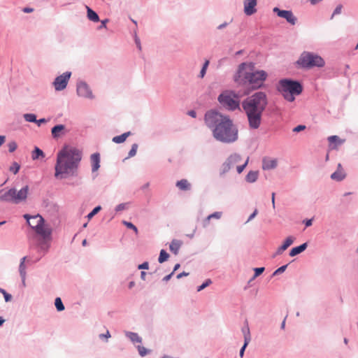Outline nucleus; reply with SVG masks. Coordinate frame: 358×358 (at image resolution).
Instances as JSON below:
<instances>
[{"label": "nucleus", "mask_w": 358, "mask_h": 358, "mask_svg": "<svg viewBox=\"0 0 358 358\" xmlns=\"http://www.w3.org/2000/svg\"><path fill=\"white\" fill-rule=\"evenodd\" d=\"M204 121L217 141L232 143L238 140V128L229 116L211 110L205 114Z\"/></svg>", "instance_id": "obj_1"}, {"label": "nucleus", "mask_w": 358, "mask_h": 358, "mask_svg": "<svg viewBox=\"0 0 358 358\" xmlns=\"http://www.w3.org/2000/svg\"><path fill=\"white\" fill-rule=\"evenodd\" d=\"M267 105L266 96L259 92L248 97L243 103L251 129H258L261 124L262 115Z\"/></svg>", "instance_id": "obj_2"}, {"label": "nucleus", "mask_w": 358, "mask_h": 358, "mask_svg": "<svg viewBox=\"0 0 358 358\" xmlns=\"http://www.w3.org/2000/svg\"><path fill=\"white\" fill-rule=\"evenodd\" d=\"M81 160L80 152L73 148H64L57 155L55 166V176L64 178L65 175L73 172Z\"/></svg>", "instance_id": "obj_3"}, {"label": "nucleus", "mask_w": 358, "mask_h": 358, "mask_svg": "<svg viewBox=\"0 0 358 358\" xmlns=\"http://www.w3.org/2000/svg\"><path fill=\"white\" fill-rule=\"evenodd\" d=\"M267 73L264 71H254V64L252 63H242L238 70V78L245 79L252 86V89L261 87L266 79Z\"/></svg>", "instance_id": "obj_4"}, {"label": "nucleus", "mask_w": 358, "mask_h": 358, "mask_svg": "<svg viewBox=\"0 0 358 358\" xmlns=\"http://www.w3.org/2000/svg\"><path fill=\"white\" fill-rule=\"evenodd\" d=\"M278 90L286 100L293 101L294 96L301 93L302 86L296 81L285 79L280 81Z\"/></svg>", "instance_id": "obj_5"}, {"label": "nucleus", "mask_w": 358, "mask_h": 358, "mask_svg": "<svg viewBox=\"0 0 358 358\" xmlns=\"http://www.w3.org/2000/svg\"><path fill=\"white\" fill-rule=\"evenodd\" d=\"M24 217L27 220L28 224L34 229L35 232L43 239L49 238L51 234L50 228L45 224L44 220L40 215L29 216L26 214Z\"/></svg>", "instance_id": "obj_6"}, {"label": "nucleus", "mask_w": 358, "mask_h": 358, "mask_svg": "<svg viewBox=\"0 0 358 358\" xmlns=\"http://www.w3.org/2000/svg\"><path fill=\"white\" fill-rule=\"evenodd\" d=\"M296 63L303 69L320 68L325 64L324 60L320 56L310 52H302Z\"/></svg>", "instance_id": "obj_7"}, {"label": "nucleus", "mask_w": 358, "mask_h": 358, "mask_svg": "<svg viewBox=\"0 0 358 358\" xmlns=\"http://www.w3.org/2000/svg\"><path fill=\"white\" fill-rule=\"evenodd\" d=\"M29 191V187L28 185H25L20 190L11 188L0 195V201L16 204L19 203L27 199Z\"/></svg>", "instance_id": "obj_8"}, {"label": "nucleus", "mask_w": 358, "mask_h": 358, "mask_svg": "<svg viewBox=\"0 0 358 358\" xmlns=\"http://www.w3.org/2000/svg\"><path fill=\"white\" fill-rule=\"evenodd\" d=\"M220 104L229 110L239 108L240 100L238 95L231 91H225L218 96Z\"/></svg>", "instance_id": "obj_9"}, {"label": "nucleus", "mask_w": 358, "mask_h": 358, "mask_svg": "<svg viewBox=\"0 0 358 358\" xmlns=\"http://www.w3.org/2000/svg\"><path fill=\"white\" fill-rule=\"evenodd\" d=\"M71 75V72H65L63 74L57 76L53 83L55 89L57 91L64 90L68 84Z\"/></svg>", "instance_id": "obj_10"}, {"label": "nucleus", "mask_w": 358, "mask_h": 358, "mask_svg": "<svg viewBox=\"0 0 358 358\" xmlns=\"http://www.w3.org/2000/svg\"><path fill=\"white\" fill-rule=\"evenodd\" d=\"M241 160V157L238 154L231 155L222 166V173H225L236 165Z\"/></svg>", "instance_id": "obj_11"}, {"label": "nucleus", "mask_w": 358, "mask_h": 358, "mask_svg": "<svg viewBox=\"0 0 358 358\" xmlns=\"http://www.w3.org/2000/svg\"><path fill=\"white\" fill-rule=\"evenodd\" d=\"M273 11L276 13L279 17L286 19L287 21L292 25L296 24V18L292 11L280 10L278 8H274Z\"/></svg>", "instance_id": "obj_12"}, {"label": "nucleus", "mask_w": 358, "mask_h": 358, "mask_svg": "<svg viewBox=\"0 0 358 358\" xmlns=\"http://www.w3.org/2000/svg\"><path fill=\"white\" fill-rule=\"evenodd\" d=\"M77 93L80 96L92 98V92L88 85L85 83H80L77 87Z\"/></svg>", "instance_id": "obj_13"}, {"label": "nucleus", "mask_w": 358, "mask_h": 358, "mask_svg": "<svg viewBox=\"0 0 358 358\" xmlns=\"http://www.w3.org/2000/svg\"><path fill=\"white\" fill-rule=\"evenodd\" d=\"M257 0H245L244 12L247 15H252L257 12Z\"/></svg>", "instance_id": "obj_14"}, {"label": "nucleus", "mask_w": 358, "mask_h": 358, "mask_svg": "<svg viewBox=\"0 0 358 358\" xmlns=\"http://www.w3.org/2000/svg\"><path fill=\"white\" fill-rule=\"evenodd\" d=\"M294 239L295 238L292 236L287 237L282 245L276 250L274 257L281 255L285 250H286L294 243Z\"/></svg>", "instance_id": "obj_15"}, {"label": "nucleus", "mask_w": 358, "mask_h": 358, "mask_svg": "<svg viewBox=\"0 0 358 358\" xmlns=\"http://www.w3.org/2000/svg\"><path fill=\"white\" fill-rule=\"evenodd\" d=\"M278 161L275 159L264 157L262 161V169L264 170H270L277 166Z\"/></svg>", "instance_id": "obj_16"}, {"label": "nucleus", "mask_w": 358, "mask_h": 358, "mask_svg": "<svg viewBox=\"0 0 358 358\" xmlns=\"http://www.w3.org/2000/svg\"><path fill=\"white\" fill-rule=\"evenodd\" d=\"M92 164V170L93 172L96 171L100 167V155L99 153H94L90 157Z\"/></svg>", "instance_id": "obj_17"}, {"label": "nucleus", "mask_w": 358, "mask_h": 358, "mask_svg": "<svg viewBox=\"0 0 358 358\" xmlns=\"http://www.w3.org/2000/svg\"><path fill=\"white\" fill-rule=\"evenodd\" d=\"M222 213L221 212H215L213 214L209 215L206 219L202 221V226L204 228H207L209 226L210 220L211 219L220 220L222 217Z\"/></svg>", "instance_id": "obj_18"}, {"label": "nucleus", "mask_w": 358, "mask_h": 358, "mask_svg": "<svg viewBox=\"0 0 358 358\" xmlns=\"http://www.w3.org/2000/svg\"><path fill=\"white\" fill-rule=\"evenodd\" d=\"M345 178V174L341 169V164H338V169L331 175V178L336 181H341Z\"/></svg>", "instance_id": "obj_19"}, {"label": "nucleus", "mask_w": 358, "mask_h": 358, "mask_svg": "<svg viewBox=\"0 0 358 358\" xmlns=\"http://www.w3.org/2000/svg\"><path fill=\"white\" fill-rule=\"evenodd\" d=\"M182 244V242L181 241L176 239L173 240L169 246L170 250L175 255H177Z\"/></svg>", "instance_id": "obj_20"}, {"label": "nucleus", "mask_w": 358, "mask_h": 358, "mask_svg": "<svg viewBox=\"0 0 358 358\" xmlns=\"http://www.w3.org/2000/svg\"><path fill=\"white\" fill-rule=\"evenodd\" d=\"M307 246H308L307 243H305L299 246L293 248L289 252V255L291 257H294V256H296V255L300 254L301 252H303L306 249Z\"/></svg>", "instance_id": "obj_21"}, {"label": "nucleus", "mask_w": 358, "mask_h": 358, "mask_svg": "<svg viewBox=\"0 0 358 358\" xmlns=\"http://www.w3.org/2000/svg\"><path fill=\"white\" fill-rule=\"evenodd\" d=\"M25 260H26V257H22L21 259L20 266H19V272H20V274L22 279L23 282H24L25 278H26Z\"/></svg>", "instance_id": "obj_22"}, {"label": "nucleus", "mask_w": 358, "mask_h": 358, "mask_svg": "<svg viewBox=\"0 0 358 358\" xmlns=\"http://www.w3.org/2000/svg\"><path fill=\"white\" fill-rule=\"evenodd\" d=\"M176 187L180 190L186 191L190 189L191 185L187 180L182 179L176 182Z\"/></svg>", "instance_id": "obj_23"}, {"label": "nucleus", "mask_w": 358, "mask_h": 358, "mask_svg": "<svg viewBox=\"0 0 358 358\" xmlns=\"http://www.w3.org/2000/svg\"><path fill=\"white\" fill-rule=\"evenodd\" d=\"M64 129V126L62 124H58L55 126L52 129V135L54 138H58L60 136V133Z\"/></svg>", "instance_id": "obj_24"}, {"label": "nucleus", "mask_w": 358, "mask_h": 358, "mask_svg": "<svg viewBox=\"0 0 358 358\" xmlns=\"http://www.w3.org/2000/svg\"><path fill=\"white\" fill-rule=\"evenodd\" d=\"M87 11V17L93 22H98L99 20V15L92 10L90 7L86 6Z\"/></svg>", "instance_id": "obj_25"}, {"label": "nucleus", "mask_w": 358, "mask_h": 358, "mask_svg": "<svg viewBox=\"0 0 358 358\" xmlns=\"http://www.w3.org/2000/svg\"><path fill=\"white\" fill-rule=\"evenodd\" d=\"M131 134V133L129 131V132H126V133H124L122 134V135H120V136H115L113 137V141L115 143H123L126 141L127 138Z\"/></svg>", "instance_id": "obj_26"}, {"label": "nucleus", "mask_w": 358, "mask_h": 358, "mask_svg": "<svg viewBox=\"0 0 358 358\" xmlns=\"http://www.w3.org/2000/svg\"><path fill=\"white\" fill-rule=\"evenodd\" d=\"M258 178L257 171H250L246 176V180L249 182H254Z\"/></svg>", "instance_id": "obj_27"}, {"label": "nucleus", "mask_w": 358, "mask_h": 358, "mask_svg": "<svg viewBox=\"0 0 358 358\" xmlns=\"http://www.w3.org/2000/svg\"><path fill=\"white\" fill-rule=\"evenodd\" d=\"M127 336L134 343H141L142 341L141 338L136 333L129 332L127 334Z\"/></svg>", "instance_id": "obj_28"}, {"label": "nucleus", "mask_w": 358, "mask_h": 358, "mask_svg": "<svg viewBox=\"0 0 358 358\" xmlns=\"http://www.w3.org/2000/svg\"><path fill=\"white\" fill-rule=\"evenodd\" d=\"M40 157H44L43 152L41 149H39L38 148L36 147V148H35L34 150L32 152V159H37Z\"/></svg>", "instance_id": "obj_29"}, {"label": "nucleus", "mask_w": 358, "mask_h": 358, "mask_svg": "<svg viewBox=\"0 0 358 358\" xmlns=\"http://www.w3.org/2000/svg\"><path fill=\"white\" fill-rule=\"evenodd\" d=\"M328 141L331 143H336L338 145H341L345 142V140H341L337 136H331L328 138Z\"/></svg>", "instance_id": "obj_30"}, {"label": "nucleus", "mask_w": 358, "mask_h": 358, "mask_svg": "<svg viewBox=\"0 0 358 358\" xmlns=\"http://www.w3.org/2000/svg\"><path fill=\"white\" fill-rule=\"evenodd\" d=\"M169 257V255L164 250H162L160 251L158 261L159 263H163L165 261H166Z\"/></svg>", "instance_id": "obj_31"}, {"label": "nucleus", "mask_w": 358, "mask_h": 358, "mask_svg": "<svg viewBox=\"0 0 358 358\" xmlns=\"http://www.w3.org/2000/svg\"><path fill=\"white\" fill-rule=\"evenodd\" d=\"M55 305L58 311H62L64 310V306L59 297L55 299Z\"/></svg>", "instance_id": "obj_32"}, {"label": "nucleus", "mask_w": 358, "mask_h": 358, "mask_svg": "<svg viewBox=\"0 0 358 358\" xmlns=\"http://www.w3.org/2000/svg\"><path fill=\"white\" fill-rule=\"evenodd\" d=\"M24 117L26 121L29 122H36V117L34 114L31 113H27L24 115Z\"/></svg>", "instance_id": "obj_33"}, {"label": "nucleus", "mask_w": 358, "mask_h": 358, "mask_svg": "<svg viewBox=\"0 0 358 358\" xmlns=\"http://www.w3.org/2000/svg\"><path fill=\"white\" fill-rule=\"evenodd\" d=\"M122 223L127 228L134 230V231L135 232L136 234H138V229L131 222H127V221H123Z\"/></svg>", "instance_id": "obj_34"}, {"label": "nucleus", "mask_w": 358, "mask_h": 358, "mask_svg": "<svg viewBox=\"0 0 358 358\" xmlns=\"http://www.w3.org/2000/svg\"><path fill=\"white\" fill-rule=\"evenodd\" d=\"M101 209V207L100 206H96V208H94L92 212H90L88 215H87V218L89 220H90L91 218H92L96 213H98Z\"/></svg>", "instance_id": "obj_35"}, {"label": "nucleus", "mask_w": 358, "mask_h": 358, "mask_svg": "<svg viewBox=\"0 0 358 358\" xmlns=\"http://www.w3.org/2000/svg\"><path fill=\"white\" fill-rule=\"evenodd\" d=\"M249 341H250V337L245 335V343H244L243 346L242 347V348L240 350V356L241 357L243 356L245 349L246 346L248 345V344L249 343Z\"/></svg>", "instance_id": "obj_36"}, {"label": "nucleus", "mask_w": 358, "mask_h": 358, "mask_svg": "<svg viewBox=\"0 0 358 358\" xmlns=\"http://www.w3.org/2000/svg\"><path fill=\"white\" fill-rule=\"evenodd\" d=\"M0 293H1L2 295H3L5 301L6 302H8L11 300L12 296L10 294L7 293L6 290H4L3 289L0 288Z\"/></svg>", "instance_id": "obj_37"}, {"label": "nucleus", "mask_w": 358, "mask_h": 358, "mask_svg": "<svg viewBox=\"0 0 358 358\" xmlns=\"http://www.w3.org/2000/svg\"><path fill=\"white\" fill-rule=\"evenodd\" d=\"M20 170V165L17 162H13L12 166L10 167V171L14 174H16Z\"/></svg>", "instance_id": "obj_38"}, {"label": "nucleus", "mask_w": 358, "mask_h": 358, "mask_svg": "<svg viewBox=\"0 0 358 358\" xmlns=\"http://www.w3.org/2000/svg\"><path fill=\"white\" fill-rule=\"evenodd\" d=\"M137 148H138V145L136 143L133 144L131 146V149L130 150V151L129 152V157H134L136 154Z\"/></svg>", "instance_id": "obj_39"}, {"label": "nucleus", "mask_w": 358, "mask_h": 358, "mask_svg": "<svg viewBox=\"0 0 358 358\" xmlns=\"http://www.w3.org/2000/svg\"><path fill=\"white\" fill-rule=\"evenodd\" d=\"M212 283V281L210 279H208L205 282H203L201 285L198 287L197 292H200L202 289H205L206 287L210 285Z\"/></svg>", "instance_id": "obj_40"}, {"label": "nucleus", "mask_w": 358, "mask_h": 358, "mask_svg": "<svg viewBox=\"0 0 358 358\" xmlns=\"http://www.w3.org/2000/svg\"><path fill=\"white\" fill-rule=\"evenodd\" d=\"M8 147L9 152H13L16 150L17 144L15 141H11L8 143Z\"/></svg>", "instance_id": "obj_41"}, {"label": "nucleus", "mask_w": 358, "mask_h": 358, "mask_svg": "<svg viewBox=\"0 0 358 358\" xmlns=\"http://www.w3.org/2000/svg\"><path fill=\"white\" fill-rule=\"evenodd\" d=\"M128 205H129V203H120V204H119V205H117V206H116V208H115V210H116L117 212L124 210H125L126 208H127Z\"/></svg>", "instance_id": "obj_42"}, {"label": "nucleus", "mask_w": 358, "mask_h": 358, "mask_svg": "<svg viewBox=\"0 0 358 358\" xmlns=\"http://www.w3.org/2000/svg\"><path fill=\"white\" fill-rule=\"evenodd\" d=\"M248 158L246 159V161L245 162V163L242 165H238L236 166V170H237V172L238 173H241L243 172V171L244 170V169L245 168V166H247L248 164Z\"/></svg>", "instance_id": "obj_43"}, {"label": "nucleus", "mask_w": 358, "mask_h": 358, "mask_svg": "<svg viewBox=\"0 0 358 358\" xmlns=\"http://www.w3.org/2000/svg\"><path fill=\"white\" fill-rule=\"evenodd\" d=\"M138 350L141 356L143 357L147 355L148 350L143 346H138Z\"/></svg>", "instance_id": "obj_44"}, {"label": "nucleus", "mask_w": 358, "mask_h": 358, "mask_svg": "<svg viewBox=\"0 0 358 358\" xmlns=\"http://www.w3.org/2000/svg\"><path fill=\"white\" fill-rule=\"evenodd\" d=\"M208 64H209L208 61H206V62L204 63L202 69L200 71V75H201V78H203L204 76V75L206 73V69H207V67L208 66Z\"/></svg>", "instance_id": "obj_45"}, {"label": "nucleus", "mask_w": 358, "mask_h": 358, "mask_svg": "<svg viewBox=\"0 0 358 358\" xmlns=\"http://www.w3.org/2000/svg\"><path fill=\"white\" fill-rule=\"evenodd\" d=\"M264 271V267H260V268H255V275H254V278H256L257 276H259V275H261Z\"/></svg>", "instance_id": "obj_46"}, {"label": "nucleus", "mask_w": 358, "mask_h": 358, "mask_svg": "<svg viewBox=\"0 0 358 358\" xmlns=\"http://www.w3.org/2000/svg\"><path fill=\"white\" fill-rule=\"evenodd\" d=\"M341 10H342V6L338 5L334 10L331 18L332 19L334 15L340 14L341 13Z\"/></svg>", "instance_id": "obj_47"}, {"label": "nucleus", "mask_w": 358, "mask_h": 358, "mask_svg": "<svg viewBox=\"0 0 358 358\" xmlns=\"http://www.w3.org/2000/svg\"><path fill=\"white\" fill-rule=\"evenodd\" d=\"M306 129V127L304 125H298L297 127H294L293 129L294 132H299L301 131H303Z\"/></svg>", "instance_id": "obj_48"}, {"label": "nucleus", "mask_w": 358, "mask_h": 358, "mask_svg": "<svg viewBox=\"0 0 358 358\" xmlns=\"http://www.w3.org/2000/svg\"><path fill=\"white\" fill-rule=\"evenodd\" d=\"M287 265H285V266H282L281 267L278 268L275 272H274V274H277V273H282L285 271L286 268H287Z\"/></svg>", "instance_id": "obj_49"}, {"label": "nucleus", "mask_w": 358, "mask_h": 358, "mask_svg": "<svg viewBox=\"0 0 358 358\" xmlns=\"http://www.w3.org/2000/svg\"><path fill=\"white\" fill-rule=\"evenodd\" d=\"M139 269H148V263L144 262L138 266Z\"/></svg>", "instance_id": "obj_50"}, {"label": "nucleus", "mask_w": 358, "mask_h": 358, "mask_svg": "<svg viewBox=\"0 0 358 358\" xmlns=\"http://www.w3.org/2000/svg\"><path fill=\"white\" fill-rule=\"evenodd\" d=\"M22 11L25 13H32L34 11V8H29V7H26V8H24L22 9Z\"/></svg>", "instance_id": "obj_51"}, {"label": "nucleus", "mask_w": 358, "mask_h": 358, "mask_svg": "<svg viewBox=\"0 0 358 358\" xmlns=\"http://www.w3.org/2000/svg\"><path fill=\"white\" fill-rule=\"evenodd\" d=\"M257 213H258L257 210L255 209V211L253 212V213L252 215H250V216L249 217L248 222L252 220L257 215Z\"/></svg>", "instance_id": "obj_52"}, {"label": "nucleus", "mask_w": 358, "mask_h": 358, "mask_svg": "<svg viewBox=\"0 0 358 358\" xmlns=\"http://www.w3.org/2000/svg\"><path fill=\"white\" fill-rule=\"evenodd\" d=\"M189 275V273H186V272H182V273H179L178 275H177V278H181L182 277H184V276H187Z\"/></svg>", "instance_id": "obj_53"}, {"label": "nucleus", "mask_w": 358, "mask_h": 358, "mask_svg": "<svg viewBox=\"0 0 358 358\" xmlns=\"http://www.w3.org/2000/svg\"><path fill=\"white\" fill-rule=\"evenodd\" d=\"M188 115L189 116H191L192 117H196V113L194 110H189L188 112Z\"/></svg>", "instance_id": "obj_54"}, {"label": "nucleus", "mask_w": 358, "mask_h": 358, "mask_svg": "<svg viewBox=\"0 0 358 358\" xmlns=\"http://www.w3.org/2000/svg\"><path fill=\"white\" fill-rule=\"evenodd\" d=\"M100 337H101V338H103V337H104V338H110V334L109 331H106V333L105 334H101V335H100Z\"/></svg>", "instance_id": "obj_55"}, {"label": "nucleus", "mask_w": 358, "mask_h": 358, "mask_svg": "<svg viewBox=\"0 0 358 358\" xmlns=\"http://www.w3.org/2000/svg\"><path fill=\"white\" fill-rule=\"evenodd\" d=\"M47 122V121H46V120H45V119H44V118H43V119H40L39 120H36V122L37 123V124H38V126H40L41 123H44V122Z\"/></svg>", "instance_id": "obj_56"}, {"label": "nucleus", "mask_w": 358, "mask_h": 358, "mask_svg": "<svg viewBox=\"0 0 358 358\" xmlns=\"http://www.w3.org/2000/svg\"><path fill=\"white\" fill-rule=\"evenodd\" d=\"M275 194L274 192H273L271 194V201H272V204H273V208H275Z\"/></svg>", "instance_id": "obj_57"}, {"label": "nucleus", "mask_w": 358, "mask_h": 358, "mask_svg": "<svg viewBox=\"0 0 358 358\" xmlns=\"http://www.w3.org/2000/svg\"><path fill=\"white\" fill-rule=\"evenodd\" d=\"M173 274V272H172L171 273H170L169 275L165 276L164 278V281H168L169 280H170V278H171L172 275Z\"/></svg>", "instance_id": "obj_58"}, {"label": "nucleus", "mask_w": 358, "mask_h": 358, "mask_svg": "<svg viewBox=\"0 0 358 358\" xmlns=\"http://www.w3.org/2000/svg\"><path fill=\"white\" fill-rule=\"evenodd\" d=\"M306 227H310L312 224V220H308L305 222Z\"/></svg>", "instance_id": "obj_59"}, {"label": "nucleus", "mask_w": 358, "mask_h": 358, "mask_svg": "<svg viewBox=\"0 0 358 358\" xmlns=\"http://www.w3.org/2000/svg\"><path fill=\"white\" fill-rule=\"evenodd\" d=\"M4 141H5V136H0V146L4 143Z\"/></svg>", "instance_id": "obj_60"}, {"label": "nucleus", "mask_w": 358, "mask_h": 358, "mask_svg": "<svg viewBox=\"0 0 358 358\" xmlns=\"http://www.w3.org/2000/svg\"><path fill=\"white\" fill-rule=\"evenodd\" d=\"M145 275H146V273L145 271H142L141 273V277L143 280H145Z\"/></svg>", "instance_id": "obj_61"}, {"label": "nucleus", "mask_w": 358, "mask_h": 358, "mask_svg": "<svg viewBox=\"0 0 358 358\" xmlns=\"http://www.w3.org/2000/svg\"><path fill=\"white\" fill-rule=\"evenodd\" d=\"M322 0H310V3L312 4H316L318 2L321 1Z\"/></svg>", "instance_id": "obj_62"}, {"label": "nucleus", "mask_w": 358, "mask_h": 358, "mask_svg": "<svg viewBox=\"0 0 358 358\" xmlns=\"http://www.w3.org/2000/svg\"><path fill=\"white\" fill-rule=\"evenodd\" d=\"M179 268H180V264H176V265H175V266H174V268H173V272L174 273V272H175L176 270H178Z\"/></svg>", "instance_id": "obj_63"}, {"label": "nucleus", "mask_w": 358, "mask_h": 358, "mask_svg": "<svg viewBox=\"0 0 358 358\" xmlns=\"http://www.w3.org/2000/svg\"><path fill=\"white\" fill-rule=\"evenodd\" d=\"M108 20H103L101 22V27H106V22H107Z\"/></svg>", "instance_id": "obj_64"}]
</instances>
